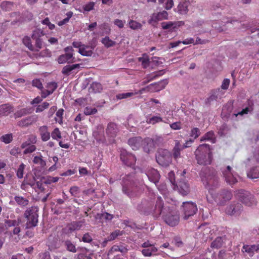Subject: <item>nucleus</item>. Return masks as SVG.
<instances>
[{
    "label": "nucleus",
    "mask_w": 259,
    "mask_h": 259,
    "mask_svg": "<svg viewBox=\"0 0 259 259\" xmlns=\"http://www.w3.org/2000/svg\"><path fill=\"white\" fill-rule=\"evenodd\" d=\"M157 162L162 166L166 167L172 161L171 153L166 149H160L156 156Z\"/></svg>",
    "instance_id": "423d86ee"
},
{
    "label": "nucleus",
    "mask_w": 259,
    "mask_h": 259,
    "mask_svg": "<svg viewBox=\"0 0 259 259\" xmlns=\"http://www.w3.org/2000/svg\"><path fill=\"white\" fill-rule=\"evenodd\" d=\"M197 163L200 165H209L212 161V153L208 144L200 145L195 152Z\"/></svg>",
    "instance_id": "f257e3e1"
},
{
    "label": "nucleus",
    "mask_w": 259,
    "mask_h": 259,
    "mask_svg": "<svg viewBox=\"0 0 259 259\" xmlns=\"http://www.w3.org/2000/svg\"><path fill=\"white\" fill-rule=\"evenodd\" d=\"M95 6V3L91 2H89V3L85 4L83 6V9L85 11H90L94 9Z\"/></svg>",
    "instance_id": "69168bd1"
},
{
    "label": "nucleus",
    "mask_w": 259,
    "mask_h": 259,
    "mask_svg": "<svg viewBox=\"0 0 259 259\" xmlns=\"http://www.w3.org/2000/svg\"><path fill=\"white\" fill-rule=\"evenodd\" d=\"M162 218L165 223L171 227L177 226L180 221L178 211L169 207L163 210Z\"/></svg>",
    "instance_id": "f03ea898"
},
{
    "label": "nucleus",
    "mask_w": 259,
    "mask_h": 259,
    "mask_svg": "<svg viewBox=\"0 0 259 259\" xmlns=\"http://www.w3.org/2000/svg\"><path fill=\"white\" fill-rule=\"evenodd\" d=\"M36 121L35 116H31L23 118L17 122V125L20 127H26L31 125Z\"/></svg>",
    "instance_id": "aec40b11"
},
{
    "label": "nucleus",
    "mask_w": 259,
    "mask_h": 259,
    "mask_svg": "<svg viewBox=\"0 0 259 259\" xmlns=\"http://www.w3.org/2000/svg\"><path fill=\"white\" fill-rule=\"evenodd\" d=\"M259 250V244L253 245H247L245 244L243 246L242 248V252L243 253H247L250 256H252L255 251Z\"/></svg>",
    "instance_id": "6ab92c4d"
},
{
    "label": "nucleus",
    "mask_w": 259,
    "mask_h": 259,
    "mask_svg": "<svg viewBox=\"0 0 259 259\" xmlns=\"http://www.w3.org/2000/svg\"><path fill=\"white\" fill-rule=\"evenodd\" d=\"M25 150L23 151V153L24 154H27L28 153H31L35 151L36 148L34 145H29V146L24 148Z\"/></svg>",
    "instance_id": "0e129e2a"
},
{
    "label": "nucleus",
    "mask_w": 259,
    "mask_h": 259,
    "mask_svg": "<svg viewBox=\"0 0 259 259\" xmlns=\"http://www.w3.org/2000/svg\"><path fill=\"white\" fill-rule=\"evenodd\" d=\"M247 177L252 179L259 178V166L252 167L247 172Z\"/></svg>",
    "instance_id": "c9c22d12"
},
{
    "label": "nucleus",
    "mask_w": 259,
    "mask_h": 259,
    "mask_svg": "<svg viewBox=\"0 0 259 259\" xmlns=\"http://www.w3.org/2000/svg\"><path fill=\"white\" fill-rule=\"evenodd\" d=\"M121 233L119 230H116L111 233L110 236L108 237V241H111L114 240L117 236L120 235Z\"/></svg>",
    "instance_id": "774afa93"
},
{
    "label": "nucleus",
    "mask_w": 259,
    "mask_h": 259,
    "mask_svg": "<svg viewBox=\"0 0 259 259\" xmlns=\"http://www.w3.org/2000/svg\"><path fill=\"white\" fill-rule=\"evenodd\" d=\"M63 112L64 110L63 109H59L56 113L57 117L55 118V120L56 121L60 123L62 122V116L63 114Z\"/></svg>",
    "instance_id": "e2e57ef3"
},
{
    "label": "nucleus",
    "mask_w": 259,
    "mask_h": 259,
    "mask_svg": "<svg viewBox=\"0 0 259 259\" xmlns=\"http://www.w3.org/2000/svg\"><path fill=\"white\" fill-rule=\"evenodd\" d=\"M232 193L230 190L223 189L219 194V203L220 205H224L227 201H229L232 197Z\"/></svg>",
    "instance_id": "2eb2a0df"
},
{
    "label": "nucleus",
    "mask_w": 259,
    "mask_h": 259,
    "mask_svg": "<svg viewBox=\"0 0 259 259\" xmlns=\"http://www.w3.org/2000/svg\"><path fill=\"white\" fill-rule=\"evenodd\" d=\"M13 2L9 1H4L1 3L0 7L1 9L5 11H10L12 10L13 7Z\"/></svg>",
    "instance_id": "79ce46f5"
},
{
    "label": "nucleus",
    "mask_w": 259,
    "mask_h": 259,
    "mask_svg": "<svg viewBox=\"0 0 259 259\" xmlns=\"http://www.w3.org/2000/svg\"><path fill=\"white\" fill-rule=\"evenodd\" d=\"M38 208L36 206H31L27 208L24 212V217L26 219V228H33L37 225Z\"/></svg>",
    "instance_id": "7ed1b4c3"
},
{
    "label": "nucleus",
    "mask_w": 259,
    "mask_h": 259,
    "mask_svg": "<svg viewBox=\"0 0 259 259\" xmlns=\"http://www.w3.org/2000/svg\"><path fill=\"white\" fill-rule=\"evenodd\" d=\"M66 15L67 16L66 18H64L63 20L60 21L58 22V25L59 26H61L69 22V19L72 17V16L73 15V13L71 11H69V12H67Z\"/></svg>",
    "instance_id": "8fccbe9b"
},
{
    "label": "nucleus",
    "mask_w": 259,
    "mask_h": 259,
    "mask_svg": "<svg viewBox=\"0 0 259 259\" xmlns=\"http://www.w3.org/2000/svg\"><path fill=\"white\" fill-rule=\"evenodd\" d=\"M93 48L89 46L83 45L78 50V53L82 56H91L93 53Z\"/></svg>",
    "instance_id": "cd10ccee"
},
{
    "label": "nucleus",
    "mask_w": 259,
    "mask_h": 259,
    "mask_svg": "<svg viewBox=\"0 0 259 259\" xmlns=\"http://www.w3.org/2000/svg\"><path fill=\"white\" fill-rule=\"evenodd\" d=\"M235 195L237 199L246 205L252 206L256 203L254 197L248 191L239 190L236 191Z\"/></svg>",
    "instance_id": "39448f33"
},
{
    "label": "nucleus",
    "mask_w": 259,
    "mask_h": 259,
    "mask_svg": "<svg viewBox=\"0 0 259 259\" xmlns=\"http://www.w3.org/2000/svg\"><path fill=\"white\" fill-rule=\"evenodd\" d=\"M178 191L182 195H187L190 192V187L188 183L184 180H180L177 185Z\"/></svg>",
    "instance_id": "dca6fc26"
},
{
    "label": "nucleus",
    "mask_w": 259,
    "mask_h": 259,
    "mask_svg": "<svg viewBox=\"0 0 259 259\" xmlns=\"http://www.w3.org/2000/svg\"><path fill=\"white\" fill-rule=\"evenodd\" d=\"M14 200L18 205L21 206H26L29 203V200L22 196H16L14 197Z\"/></svg>",
    "instance_id": "ea45409f"
},
{
    "label": "nucleus",
    "mask_w": 259,
    "mask_h": 259,
    "mask_svg": "<svg viewBox=\"0 0 259 259\" xmlns=\"http://www.w3.org/2000/svg\"><path fill=\"white\" fill-rule=\"evenodd\" d=\"M168 207H165L163 208V202L162 199L160 197H158L154 208L150 210L149 212H152L155 217L157 218L160 214H162L163 217V210L165 208H168Z\"/></svg>",
    "instance_id": "ddd939ff"
},
{
    "label": "nucleus",
    "mask_w": 259,
    "mask_h": 259,
    "mask_svg": "<svg viewBox=\"0 0 259 259\" xmlns=\"http://www.w3.org/2000/svg\"><path fill=\"white\" fill-rule=\"evenodd\" d=\"M58 87L57 83L55 82H49L47 85L48 90L49 93L48 94H52L57 89Z\"/></svg>",
    "instance_id": "4d7b16f0"
},
{
    "label": "nucleus",
    "mask_w": 259,
    "mask_h": 259,
    "mask_svg": "<svg viewBox=\"0 0 259 259\" xmlns=\"http://www.w3.org/2000/svg\"><path fill=\"white\" fill-rule=\"evenodd\" d=\"M221 170L226 182L229 185L232 186L237 182L236 178L233 174L231 166H227L225 168H222Z\"/></svg>",
    "instance_id": "f8f14e48"
},
{
    "label": "nucleus",
    "mask_w": 259,
    "mask_h": 259,
    "mask_svg": "<svg viewBox=\"0 0 259 259\" xmlns=\"http://www.w3.org/2000/svg\"><path fill=\"white\" fill-rule=\"evenodd\" d=\"M64 245L66 248V249L72 252L73 253H75L77 251V248L71 240L67 239L65 240L63 242Z\"/></svg>",
    "instance_id": "e433bc0d"
},
{
    "label": "nucleus",
    "mask_w": 259,
    "mask_h": 259,
    "mask_svg": "<svg viewBox=\"0 0 259 259\" xmlns=\"http://www.w3.org/2000/svg\"><path fill=\"white\" fill-rule=\"evenodd\" d=\"M69 192L71 196L74 197H78L80 193V190L78 187L73 186L70 187L69 189Z\"/></svg>",
    "instance_id": "a18cd8bd"
},
{
    "label": "nucleus",
    "mask_w": 259,
    "mask_h": 259,
    "mask_svg": "<svg viewBox=\"0 0 259 259\" xmlns=\"http://www.w3.org/2000/svg\"><path fill=\"white\" fill-rule=\"evenodd\" d=\"M51 136L52 138L54 140H58L61 138V132L57 127L53 130L52 132Z\"/></svg>",
    "instance_id": "052dcab7"
},
{
    "label": "nucleus",
    "mask_w": 259,
    "mask_h": 259,
    "mask_svg": "<svg viewBox=\"0 0 259 259\" xmlns=\"http://www.w3.org/2000/svg\"><path fill=\"white\" fill-rule=\"evenodd\" d=\"M223 95L224 93L219 88L212 90L210 96L207 99V102L210 103L212 101H217L222 98Z\"/></svg>",
    "instance_id": "412c9836"
},
{
    "label": "nucleus",
    "mask_w": 259,
    "mask_h": 259,
    "mask_svg": "<svg viewBox=\"0 0 259 259\" xmlns=\"http://www.w3.org/2000/svg\"><path fill=\"white\" fill-rule=\"evenodd\" d=\"M23 43L26 46L29 50H32L33 47L31 44V39L29 37L25 36L23 38Z\"/></svg>",
    "instance_id": "6e6d98bb"
},
{
    "label": "nucleus",
    "mask_w": 259,
    "mask_h": 259,
    "mask_svg": "<svg viewBox=\"0 0 259 259\" xmlns=\"http://www.w3.org/2000/svg\"><path fill=\"white\" fill-rule=\"evenodd\" d=\"M128 25L130 28L133 30L140 29L142 26L141 23L133 20H130L128 22Z\"/></svg>",
    "instance_id": "49530a36"
},
{
    "label": "nucleus",
    "mask_w": 259,
    "mask_h": 259,
    "mask_svg": "<svg viewBox=\"0 0 259 259\" xmlns=\"http://www.w3.org/2000/svg\"><path fill=\"white\" fill-rule=\"evenodd\" d=\"M32 162L34 164L39 165L41 169H44L46 166V161L43 159L41 154L39 155L34 156Z\"/></svg>",
    "instance_id": "7c9ffc66"
},
{
    "label": "nucleus",
    "mask_w": 259,
    "mask_h": 259,
    "mask_svg": "<svg viewBox=\"0 0 259 259\" xmlns=\"http://www.w3.org/2000/svg\"><path fill=\"white\" fill-rule=\"evenodd\" d=\"M184 148H182V145L178 140L175 141V145L172 149V156L175 159H177L180 157L181 151Z\"/></svg>",
    "instance_id": "393cba45"
},
{
    "label": "nucleus",
    "mask_w": 259,
    "mask_h": 259,
    "mask_svg": "<svg viewBox=\"0 0 259 259\" xmlns=\"http://www.w3.org/2000/svg\"><path fill=\"white\" fill-rule=\"evenodd\" d=\"M135 95L134 93H124L118 94L116 95V98L117 100H121L123 99H126Z\"/></svg>",
    "instance_id": "5fc2aeb1"
},
{
    "label": "nucleus",
    "mask_w": 259,
    "mask_h": 259,
    "mask_svg": "<svg viewBox=\"0 0 259 259\" xmlns=\"http://www.w3.org/2000/svg\"><path fill=\"white\" fill-rule=\"evenodd\" d=\"M163 74V71L160 70L156 72H154L153 74H148L146 78V80L143 82V84H145L155 79L159 76H161Z\"/></svg>",
    "instance_id": "4c0bfd02"
},
{
    "label": "nucleus",
    "mask_w": 259,
    "mask_h": 259,
    "mask_svg": "<svg viewBox=\"0 0 259 259\" xmlns=\"http://www.w3.org/2000/svg\"><path fill=\"white\" fill-rule=\"evenodd\" d=\"M111 250L112 251H120L122 253H125L127 252V248L123 245H113Z\"/></svg>",
    "instance_id": "c03bdc74"
},
{
    "label": "nucleus",
    "mask_w": 259,
    "mask_h": 259,
    "mask_svg": "<svg viewBox=\"0 0 259 259\" xmlns=\"http://www.w3.org/2000/svg\"><path fill=\"white\" fill-rule=\"evenodd\" d=\"M162 118L158 116H154L151 118H149L147 120V123L148 124H155L156 123L162 122Z\"/></svg>",
    "instance_id": "de8ad7c7"
},
{
    "label": "nucleus",
    "mask_w": 259,
    "mask_h": 259,
    "mask_svg": "<svg viewBox=\"0 0 259 259\" xmlns=\"http://www.w3.org/2000/svg\"><path fill=\"white\" fill-rule=\"evenodd\" d=\"M167 83L168 81L166 79L163 80L158 83H152L150 85L142 88L138 91L134 93V94H135V95L137 94H142L145 92L159 91L163 89Z\"/></svg>",
    "instance_id": "6e6552de"
},
{
    "label": "nucleus",
    "mask_w": 259,
    "mask_h": 259,
    "mask_svg": "<svg viewBox=\"0 0 259 259\" xmlns=\"http://www.w3.org/2000/svg\"><path fill=\"white\" fill-rule=\"evenodd\" d=\"M50 106V104L47 102H44L41 104L38 105L36 109L35 112L38 113L42 112L46 109H48Z\"/></svg>",
    "instance_id": "09e8293b"
},
{
    "label": "nucleus",
    "mask_w": 259,
    "mask_h": 259,
    "mask_svg": "<svg viewBox=\"0 0 259 259\" xmlns=\"http://www.w3.org/2000/svg\"><path fill=\"white\" fill-rule=\"evenodd\" d=\"M120 158L124 164L130 167L134 166L137 160L134 155L124 149L121 150Z\"/></svg>",
    "instance_id": "9b49d317"
},
{
    "label": "nucleus",
    "mask_w": 259,
    "mask_h": 259,
    "mask_svg": "<svg viewBox=\"0 0 259 259\" xmlns=\"http://www.w3.org/2000/svg\"><path fill=\"white\" fill-rule=\"evenodd\" d=\"M189 4L187 2H180L177 7V12L182 15L186 14L188 12Z\"/></svg>",
    "instance_id": "473e14b6"
},
{
    "label": "nucleus",
    "mask_w": 259,
    "mask_h": 259,
    "mask_svg": "<svg viewBox=\"0 0 259 259\" xmlns=\"http://www.w3.org/2000/svg\"><path fill=\"white\" fill-rule=\"evenodd\" d=\"M14 106L10 103L4 104L0 105V116H7L13 112Z\"/></svg>",
    "instance_id": "a211bd4d"
},
{
    "label": "nucleus",
    "mask_w": 259,
    "mask_h": 259,
    "mask_svg": "<svg viewBox=\"0 0 259 259\" xmlns=\"http://www.w3.org/2000/svg\"><path fill=\"white\" fill-rule=\"evenodd\" d=\"M97 112V109L96 108L91 107H86L84 110V113L87 115L96 114Z\"/></svg>",
    "instance_id": "13d9d810"
},
{
    "label": "nucleus",
    "mask_w": 259,
    "mask_h": 259,
    "mask_svg": "<svg viewBox=\"0 0 259 259\" xmlns=\"http://www.w3.org/2000/svg\"><path fill=\"white\" fill-rule=\"evenodd\" d=\"M84 223L83 221H74L69 224L67 228L70 232L74 231L75 230H79L82 226Z\"/></svg>",
    "instance_id": "bb28decb"
},
{
    "label": "nucleus",
    "mask_w": 259,
    "mask_h": 259,
    "mask_svg": "<svg viewBox=\"0 0 259 259\" xmlns=\"http://www.w3.org/2000/svg\"><path fill=\"white\" fill-rule=\"evenodd\" d=\"M215 137L214 133L213 131H210L205 134L202 137H201L200 141L203 142L205 141H209L212 143L215 142Z\"/></svg>",
    "instance_id": "c756f323"
},
{
    "label": "nucleus",
    "mask_w": 259,
    "mask_h": 259,
    "mask_svg": "<svg viewBox=\"0 0 259 259\" xmlns=\"http://www.w3.org/2000/svg\"><path fill=\"white\" fill-rule=\"evenodd\" d=\"M28 113V110L26 108L21 109L16 111L14 115L15 118H20L27 115Z\"/></svg>",
    "instance_id": "3c124183"
},
{
    "label": "nucleus",
    "mask_w": 259,
    "mask_h": 259,
    "mask_svg": "<svg viewBox=\"0 0 259 259\" xmlns=\"http://www.w3.org/2000/svg\"><path fill=\"white\" fill-rule=\"evenodd\" d=\"M101 42L107 48L113 47L116 45V42L110 39L109 36L103 38L101 40Z\"/></svg>",
    "instance_id": "a19ab883"
},
{
    "label": "nucleus",
    "mask_w": 259,
    "mask_h": 259,
    "mask_svg": "<svg viewBox=\"0 0 259 259\" xmlns=\"http://www.w3.org/2000/svg\"><path fill=\"white\" fill-rule=\"evenodd\" d=\"M44 35V33L42 30L39 29H36L32 32L31 38L33 40H36L37 39L41 38Z\"/></svg>",
    "instance_id": "37998d69"
},
{
    "label": "nucleus",
    "mask_w": 259,
    "mask_h": 259,
    "mask_svg": "<svg viewBox=\"0 0 259 259\" xmlns=\"http://www.w3.org/2000/svg\"><path fill=\"white\" fill-rule=\"evenodd\" d=\"M253 110V103L248 102V106L243 109L241 111L238 112L236 114H234V115L237 117L238 115H243L244 114H247L248 113L251 112Z\"/></svg>",
    "instance_id": "58836bf2"
},
{
    "label": "nucleus",
    "mask_w": 259,
    "mask_h": 259,
    "mask_svg": "<svg viewBox=\"0 0 259 259\" xmlns=\"http://www.w3.org/2000/svg\"><path fill=\"white\" fill-rule=\"evenodd\" d=\"M225 239L223 237H217L210 244V247L212 249H218L221 248L224 243Z\"/></svg>",
    "instance_id": "a878e982"
},
{
    "label": "nucleus",
    "mask_w": 259,
    "mask_h": 259,
    "mask_svg": "<svg viewBox=\"0 0 259 259\" xmlns=\"http://www.w3.org/2000/svg\"><path fill=\"white\" fill-rule=\"evenodd\" d=\"M146 143L150 144V146H151V145H153V141L150 138L145 139L144 140H143L141 137H132L128 140V145L134 150L139 149L142 145Z\"/></svg>",
    "instance_id": "1a4fd4ad"
},
{
    "label": "nucleus",
    "mask_w": 259,
    "mask_h": 259,
    "mask_svg": "<svg viewBox=\"0 0 259 259\" xmlns=\"http://www.w3.org/2000/svg\"><path fill=\"white\" fill-rule=\"evenodd\" d=\"M1 139L5 144H9L11 143L13 140L12 134H9L4 135L2 137Z\"/></svg>",
    "instance_id": "bf43d9fd"
},
{
    "label": "nucleus",
    "mask_w": 259,
    "mask_h": 259,
    "mask_svg": "<svg viewBox=\"0 0 259 259\" xmlns=\"http://www.w3.org/2000/svg\"><path fill=\"white\" fill-rule=\"evenodd\" d=\"M157 248L155 246H152L151 247H147L143 249L141 252L144 256H151L158 255V254L157 253Z\"/></svg>",
    "instance_id": "b1692460"
},
{
    "label": "nucleus",
    "mask_w": 259,
    "mask_h": 259,
    "mask_svg": "<svg viewBox=\"0 0 259 259\" xmlns=\"http://www.w3.org/2000/svg\"><path fill=\"white\" fill-rule=\"evenodd\" d=\"M25 168V165L22 163L18 168L16 175L18 178L22 179L23 177L24 171Z\"/></svg>",
    "instance_id": "864d4df0"
},
{
    "label": "nucleus",
    "mask_w": 259,
    "mask_h": 259,
    "mask_svg": "<svg viewBox=\"0 0 259 259\" xmlns=\"http://www.w3.org/2000/svg\"><path fill=\"white\" fill-rule=\"evenodd\" d=\"M146 175L149 180L155 184H156V183L158 182L160 177L158 171L153 168L148 169Z\"/></svg>",
    "instance_id": "f3484780"
},
{
    "label": "nucleus",
    "mask_w": 259,
    "mask_h": 259,
    "mask_svg": "<svg viewBox=\"0 0 259 259\" xmlns=\"http://www.w3.org/2000/svg\"><path fill=\"white\" fill-rule=\"evenodd\" d=\"M118 132V130L117 128V125L114 123H109L108 124L106 133L109 136L111 137H114L116 136V133Z\"/></svg>",
    "instance_id": "2f4dec72"
},
{
    "label": "nucleus",
    "mask_w": 259,
    "mask_h": 259,
    "mask_svg": "<svg viewBox=\"0 0 259 259\" xmlns=\"http://www.w3.org/2000/svg\"><path fill=\"white\" fill-rule=\"evenodd\" d=\"M242 210V205L238 202H233L226 209V213L228 215H239Z\"/></svg>",
    "instance_id": "4468645a"
},
{
    "label": "nucleus",
    "mask_w": 259,
    "mask_h": 259,
    "mask_svg": "<svg viewBox=\"0 0 259 259\" xmlns=\"http://www.w3.org/2000/svg\"><path fill=\"white\" fill-rule=\"evenodd\" d=\"M168 18V13L165 11H162L157 13L155 16H153L149 20V22L151 23L152 21H156L163 19H167Z\"/></svg>",
    "instance_id": "c85d7f7f"
},
{
    "label": "nucleus",
    "mask_w": 259,
    "mask_h": 259,
    "mask_svg": "<svg viewBox=\"0 0 259 259\" xmlns=\"http://www.w3.org/2000/svg\"><path fill=\"white\" fill-rule=\"evenodd\" d=\"M183 211L184 219L187 220L191 216L193 215L197 211V207L195 203L187 201L183 203Z\"/></svg>",
    "instance_id": "9d476101"
},
{
    "label": "nucleus",
    "mask_w": 259,
    "mask_h": 259,
    "mask_svg": "<svg viewBox=\"0 0 259 259\" xmlns=\"http://www.w3.org/2000/svg\"><path fill=\"white\" fill-rule=\"evenodd\" d=\"M203 184L209 190H213L219 185V178L217 172L212 170L204 179H202Z\"/></svg>",
    "instance_id": "0eeeda50"
},
{
    "label": "nucleus",
    "mask_w": 259,
    "mask_h": 259,
    "mask_svg": "<svg viewBox=\"0 0 259 259\" xmlns=\"http://www.w3.org/2000/svg\"><path fill=\"white\" fill-rule=\"evenodd\" d=\"M21 220L20 219H18V220H7L6 222L7 225L9 227H16L19 225V224L21 223Z\"/></svg>",
    "instance_id": "680f3d73"
},
{
    "label": "nucleus",
    "mask_w": 259,
    "mask_h": 259,
    "mask_svg": "<svg viewBox=\"0 0 259 259\" xmlns=\"http://www.w3.org/2000/svg\"><path fill=\"white\" fill-rule=\"evenodd\" d=\"M32 84L33 87H36L39 89L43 88L42 84L39 79H35L32 80Z\"/></svg>",
    "instance_id": "338daca9"
},
{
    "label": "nucleus",
    "mask_w": 259,
    "mask_h": 259,
    "mask_svg": "<svg viewBox=\"0 0 259 259\" xmlns=\"http://www.w3.org/2000/svg\"><path fill=\"white\" fill-rule=\"evenodd\" d=\"M201 134L200 130L197 127H194L191 129L190 133V136L193 138V139H197Z\"/></svg>",
    "instance_id": "603ef678"
},
{
    "label": "nucleus",
    "mask_w": 259,
    "mask_h": 259,
    "mask_svg": "<svg viewBox=\"0 0 259 259\" xmlns=\"http://www.w3.org/2000/svg\"><path fill=\"white\" fill-rule=\"evenodd\" d=\"M79 67L80 64H79L66 65L63 68L62 73L65 75H68L71 71L75 69L78 68Z\"/></svg>",
    "instance_id": "72a5a7b5"
},
{
    "label": "nucleus",
    "mask_w": 259,
    "mask_h": 259,
    "mask_svg": "<svg viewBox=\"0 0 259 259\" xmlns=\"http://www.w3.org/2000/svg\"><path fill=\"white\" fill-rule=\"evenodd\" d=\"M38 130L42 141L46 142L50 139V133L48 131V127L47 126L43 125L40 126Z\"/></svg>",
    "instance_id": "5701e85b"
},
{
    "label": "nucleus",
    "mask_w": 259,
    "mask_h": 259,
    "mask_svg": "<svg viewBox=\"0 0 259 259\" xmlns=\"http://www.w3.org/2000/svg\"><path fill=\"white\" fill-rule=\"evenodd\" d=\"M74 59L73 58V53H65L58 57V62L59 64L74 62L75 61Z\"/></svg>",
    "instance_id": "4be33fe9"
},
{
    "label": "nucleus",
    "mask_w": 259,
    "mask_h": 259,
    "mask_svg": "<svg viewBox=\"0 0 259 259\" xmlns=\"http://www.w3.org/2000/svg\"><path fill=\"white\" fill-rule=\"evenodd\" d=\"M122 192L129 197L132 198L137 195L134 192L137 189L134 186L132 177L131 175L126 176L122 179Z\"/></svg>",
    "instance_id": "20e7f679"
},
{
    "label": "nucleus",
    "mask_w": 259,
    "mask_h": 259,
    "mask_svg": "<svg viewBox=\"0 0 259 259\" xmlns=\"http://www.w3.org/2000/svg\"><path fill=\"white\" fill-rule=\"evenodd\" d=\"M139 62H141L143 68H147L150 63V59L148 55L144 53L142 55V57L138 58Z\"/></svg>",
    "instance_id": "f704fd0d"
}]
</instances>
